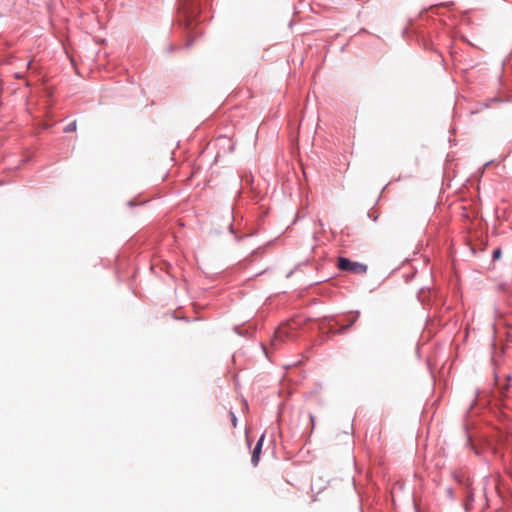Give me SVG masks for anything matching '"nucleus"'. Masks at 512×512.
Listing matches in <instances>:
<instances>
[{
    "label": "nucleus",
    "mask_w": 512,
    "mask_h": 512,
    "mask_svg": "<svg viewBox=\"0 0 512 512\" xmlns=\"http://www.w3.org/2000/svg\"><path fill=\"white\" fill-rule=\"evenodd\" d=\"M337 267L340 270L349 271L353 274H365L367 272V265L359 262L351 261L344 257H339Z\"/></svg>",
    "instance_id": "2"
},
{
    "label": "nucleus",
    "mask_w": 512,
    "mask_h": 512,
    "mask_svg": "<svg viewBox=\"0 0 512 512\" xmlns=\"http://www.w3.org/2000/svg\"><path fill=\"white\" fill-rule=\"evenodd\" d=\"M501 254H502V253H501V250H500V249H496V250H494V252H493V256H492V257H493V260H498V259H500Z\"/></svg>",
    "instance_id": "7"
},
{
    "label": "nucleus",
    "mask_w": 512,
    "mask_h": 512,
    "mask_svg": "<svg viewBox=\"0 0 512 512\" xmlns=\"http://www.w3.org/2000/svg\"><path fill=\"white\" fill-rule=\"evenodd\" d=\"M310 421H311V424H312V427L314 426V421H315V418L313 415H310Z\"/></svg>",
    "instance_id": "9"
},
{
    "label": "nucleus",
    "mask_w": 512,
    "mask_h": 512,
    "mask_svg": "<svg viewBox=\"0 0 512 512\" xmlns=\"http://www.w3.org/2000/svg\"><path fill=\"white\" fill-rule=\"evenodd\" d=\"M229 415H230L232 426L235 428L237 426V417L235 416V414L233 412H230Z\"/></svg>",
    "instance_id": "6"
},
{
    "label": "nucleus",
    "mask_w": 512,
    "mask_h": 512,
    "mask_svg": "<svg viewBox=\"0 0 512 512\" xmlns=\"http://www.w3.org/2000/svg\"><path fill=\"white\" fill-rule=\"evenodd\" d=\"M264 438H265V435L263 434L256 446L254 447L253 451H252V457H251V462L254 466H257L258 465V462L260 460V454H261V451H262V446H263V442H264Z\"/></svg>",
    "instance_id": "4"
},
{
    "label": "nucleus",
    "mask_w": 512,
    "mask_h": 512,
    "mask_svg": "<svg viewBox=\"0 0 512 512\" xmlns=\"http://www.w3.org/2000/svg\"><path fill=\"white\" fill-rule=\"evenodd\" d=\"M301 323L298 320L292 319L282 324L274 333L271 340V345L278 348L282 343L296 339L298 329Z\"/></svg>",
    "instance_id": "1"
},
{
    "label": "nucleus",
    "mask_w": 512,
    "mask_h": 512,
    "mask_svg": "<svg viewBox=\"0 0 512 512\" xmlns=\"http://www.w3.org/2000/svg\"><path fill=\"white\" fill-rule=\"evenodd\" d=\"M359 318V312H350L345 316V320L347 321V324L341 325L337 334H343L345 331H347L351 326L354 325V323Z\"/></svg>",
    "instance_id": "3"
},
{
    "label": "nucleus",
    "mask_w": 512,
    "mask_h": 512,
    "mask_svg": "<svg viewBox=\"0 0 512 512\" xmlns=\"http://www.w3.org/2000/svg\"><path fill=\"white\" fill-rule=\"evenodd\" d=\"M180 12H181L185 17H188L189 11H188V8H186V6H185V5H183V6L180 8Z\"/></svg>",
    "instance_id": "8"
},
{
    "label": "nucleus",
    "mask_w": 512,
    "mask_h": 512,
    "mask_svg": "<svg viewBox=\"0 0 512 512\" xmlns=\"http://www.w3.org/2000/svg\"><path fill=\"white\" fill-rule=\"evenodd\" d=\"M75 130H76V121H73L72 123H70L69 125H67L64 128V132H66V133L73 132Z\"/></svg>",
    "instance_id": "5"
}]
</instances>
